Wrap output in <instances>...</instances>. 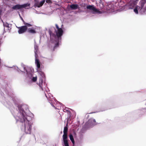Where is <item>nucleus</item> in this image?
<instances>
[{"label":"nucleus","instance_id":"nucleus-19","mask_svg":"<svg viewBox=\"0 0 146 146\" xmlns=\"http://www.w3.org/2000/svg\"><path fill=\"white\" fill-rule=\"evenodd\" d=\"M59 46V43L57 42L56 44H55V46L54 47L53 51H54V50L55 48L56 47H57Z\"/></svg>","mask_w":146,"mask_h":146},{"label":"nucleus","instance_id":"nucleus-21","mask_svg":"<svg viewBox=\"0 0 146 146\" xmlns=\"http://www.w3.org/2000/svg\"><path fill=\"white\" fill-rule=\"evenodd\" d=\"M46 3H52V2L51 0H46Z\"/></svg>","mask_w":146,"mask_h":146},{"label":"nucleus","instance_id":"nucleus-23","mask_svg":"<svg viewBox=\"0 0 146 146\" xmlns=\"http://www.w3.org/2000/svg\"><path fill=\"white\" fill-rule=\"evenodd\" d=\"M25 68H24V69H25ZM24 70H26V69H24Z\"/></svg>","mask_w":146,"mask_h":146},{"label":"nucleus","instance_id":"nucleus-6","mask_svg":"<svg viewBox=\"0 0 146 146\" xmlns=\"http://www.w3.org/2000/svg\"><path fill=\"white\" fill-rule=\"evenodd\" d=\"M28 6L29 5L27 4H25L22 5L17 4L13 6L12 9L14 10H20L23 8H25Z\"/></svg>","mask_w":146,"mask_h":146},{"label":"nucleus","instance_id":"nucleus-1","mask_svg":"<svg viewBox=\"0 0 146 146\" xmlns=\"http://www.w3.org/2000/svg\"><path fill=\"white\" fill-rule=\"evenodd\" d=\"M19 111L20 116H19V118L23 123L21 128L22 129H24L26 134H30L31 132L32 124L27 120L24 110L21 109Z\"/></svg>","mask_w":146,"mask_h":146},{"label":"nucleus","instance_id":"nucleus-3","mask_svg":"<svg viewBox=\"0 0 146 146\" xmlns=\"http://www.w3.org/2000/svg\"><path fill=\"white\" fill-rule=\"evenodd\" d=\"M68 124L64 127L63 131L64 134L62 136L63 143L64 146H69L68 143L67 138V132L68 131Z\"/></svg>","mask_w":146,"mask_h":146},{"label":"nucleus","instance_id":"nucleus-17","mask_svg":"<svg viewBox=\"0 0 146 146\" xmlns=\"http://www.w3.org/2000/svg\"><path fill=\"white\" fill-rule=\"evenodd\" d=\"M3 25L4 27H6L8 28H9V24L8 23H4L3 21Z\"/></svg>","mask_w":146,"mask_h":146},{"label":"nucleus","instance_id":"nucleus-10","mask_svg":"<svg viewBox=\"0 0 146 146\" xmlns=\"http://www.w3.org/2000/svg\"><path fill=\"white\" fill-rule=\"evenodd\" d=\"M70 7L72 10H76L79 8L77 4H73L70 5Z\"/></svg>","mask_w":146,"mask_h":146},{"label":"nucleus","instance_id":"nucleus-24","mask_svg":"<svg viewBox=\"0 0 146 146\" xmlns=\"http://www.w3.org/2000/svg\"><path fill=\"white\" fill-rule=\"evenodd\" d=\"M139 0H136V1H138Z\"/></svg>","mask_w":146,"mask_h":146},{"label":"nucleus","instance_id":"nucleus-4","mask_svg":"<svg viewBox=\"0 0 146 146\" xmlns=\"http://www.w3.org/2000/svg\"><path fill=\"white\" fill-rule=\"evenodd\" d=\"M55 26L57 29V31L56 30H55V31L56 33L57 38L58 40H59L60 39H61V36L63 35V31L62 28H59V27L58 25L57 24H56L55 25Z\"/></svg>","mask_w":146,"mask_h":146},{"label":"nucleus","instance_id":"nucleus-22","mask_svg":"<svg viewBox=\"0 0 146 146\" xmlns=\"http://www.w3.org/2000/svg\"><path fill=\"white\" fill-rule=\"evenodd\" d=\"M52 106L54 108H55V109H56V108L55 106H54L53 105H52Z\"/></svg>","mask_w":146,"mask_h":146},{"label":"nucleus","instance_id":"nucleus-18","mask_svg":"<svg viewBox=\"0 0 146 146\" xmlns=\"http://www.w3.org/2000/svg\"><path fill=\"white\" fill-rule=\"evenodd\" d=\"M40 74L42 76V77H45V74L43 72L41 71H39Z\"/></svg>","mask_w":146,"mask_h":146},{"label":"nucleus","instance_id":"nucleus-14","mask_svg":"<svg viewBox=\"0 0 146 146\" xmlns=\"http://www.w3.org/2000/svg\"><path fill=\"white\" fill-rule=\"evenodd\" d=\"M43 82V80L42 79L40 78V79L39 82L38 84V85L39 87L41 88V89L43 90V89L42 88V85Z\"/></svg>","mask_w":146,"mask_h":146},{"label":"nucleus","instance_id":"nucleus-11","mask_svg":"<svg viewBox=\"0 0 146 146\" xmlns=\"http://www.w3.org/2000/svg\"><path fill=\"white\" fill-rule=\"evenodd\" d=\"M88 122L89 123H92L90 124L91 126H94L97 124V123L96 122L95 119H92L89 120Z\"/></svg>","mask_w":146,"mask_h":146},{"label":"nucleus","instance_id":"nucleus-8","mask_svg":"<svg viewBox=\"0 0 146 146\" xmlns=\"http://www.w3.org/2000/svg\"><path fill=\"white\" fill-rule=\"evenodd\" d=\"M36 51H35V63L36 65L37 68L39 69L40 68V62L39 60L37 58V54L36 53Z\"/></svg>","mask_w":146,"mask_h":146},{"label":"nucleus","instance_id":"nucleus-12","mask_svg":"<svg viewBox=\"0 0 146 146\" xmlns=\"http://www.w3.org/2000/svg\"><path fill=\"white\" fill-rule=\"evenodd\" d=\"M45 0H43L40 1L39 3L37 4L36 6L38 7H41L45 2Z\"/></svg>","mask_w":146,"mask_h":146},{"label":"nucleus","instance_id":"nucleus-9","mask_svg":"<svg viewBox=\"0 0 146 146\" xmlns=\"http://www.w3.org/2000/svg\"><path fill=\"white\" fill-rule=\"evenodd\" d=\"M49 33L50 36V38L51 40H55L57 38L56 35L52 33L50 30L49 31Z\"/></svg>","mask_w":146,"mask_h":146},{"label":"nucleus","instance_id":"nucleus-16","mask_svg":"<svg viewBox=\"0 0 146 146\" xmlns=\"http://www.w3.org/2000/svg\"><path fill=\"white\" fill-rule=\"evenodd\" d=\"M21 19L22 21L23 22V24L24 25H28V26H32V25H31L29 23L25 22L22 17H21Z\"/></svg>","mask_w":146,"mask_h":146},{"label":"nucleus","instance_id":"nucleus-15","mask_svg":"<svg viewBox=\"0 0 146 146\" xmlns=\"http://www.w3.org/2000/svg\"><path fill=\"white\" fill-rule=\"evenodd\" d=\"M27 32L31 34H35L36 33L35 30L31 29H27Z\"/></svg>","mask_w":146,"mask_h":146},{"label":"nucleus","instance_id":"nucleus-5","mask_svg":"<svg viewBox=\"0 0 146 146\" xmlns=\"http://www.w3.org/2000/svg\"><path fill=\"white\" fill-rule=\"evenodd\" d=\"M32 26H29L27 25H25L21 27H17L19 29L18 33L19 34H21L25 33L28 29V27H31Z\"/></svg>","mask_w":146,"mask_h":146},{"label":"nucleus","instance_id":"nucleus-2","mask_svg":"<svg viewBox=\"0 0 146 146\" xmlns=\"http://www.w3.org/2000/svg\"><path fill=\"white\" fill-rule=\"evenodd\" d=\"M140 6H137L134 9V11L135 13L137 14L138 11L141 14L144 13L146 10V1L141 0L139 2Z\"/></svg>","mask_w":146,"mask_h":146},{"label":"nucleus","instance_id":"nucleus-20","mask_svg":"<svg viewBox=\"0 0 146 146\" xmlns=\"http://www.w3.org/2000/svg\"><path fill=\"white\" fill-rule=\"evenodd\" d=\"M37 79V78L36 77H33L32 78V80L34 82H35Z\"/></svg>","mask_w":146,"mask_h":146},{"label":"nucleus","instance_id":"nucleus-13","mask_svg":"<svg viewBox=\"0 0 146 146\" xmlns=\"http://www.w3.org/2000/svg\"><path fill=\"white\" fill-rule=\"evenodd\" d=\"M70 139L72 142L73 145L74 144V141L72 135L71 134H70L69 135Z\"/></svg>","mask_w":146,"mask_h":146},{"label":"nucleus","instance_id":"nucleus-7","mask_svg":"<svg viewBox=\"0 0 146 146\" xmlns=\"http://www.w3.org/2000/svg\"><path fill=\"white\" fill-rule=\"evenodd\" d=\"M86 8L90 10H92L94 13H100V11L98 9H97L94 6V5H89L86 6Z\"/></svg>","mask_w":146,"mask_h":146}]
</instances>
